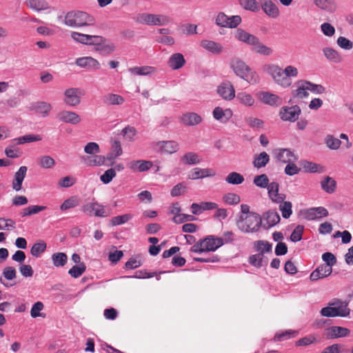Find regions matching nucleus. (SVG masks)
<instances>
[{"label": "nucleus", "mask_w": 353, "mask_h": 353, "mask_svg": "<svg viewBox=\"0 0 353 353\" xmlns=\"http://www.w3.org/2000/svg\"><path fill=\"white\" fill-rule=\"evenodd\" d=\"M132 218V215L130 214H125L121 216H117L111 219V224L112 225H119L127 223Z\"/></svg>", "instance_id": "nucleus-61"}, {"label": "nucleus", "mask_w": 353, "mask_h": 353, "mask_svg": "<svg viewBox=\"0 0 353 353\" xmlns=\"http://www.w3.org/2000/svg\"><path fill=\"white\" fill-rule=\"evenodd\" d=\"M181 121L185 125L193 126L199 124L202 118L197 113L187 112L181 117Z\"/></svg>", "instance_id": "nucleus-26"}, {"label": "nucleus", "mask_w": 353, "mask_h": 353, "mask_svg": "<svg viewBox=\"0 0 353 353\" xmlns=\"http://www.w3.org/2000/svg\"><path fill=\"white\" fill-rule=\"evenodd\" d=\"M116 172L114 169L110 168L107 170L101 176V181L105 183L108 184L112 181V180L115 177Z\"/></svg>", "instance_id": "nucleus-64"}, {"label": "nucleus", "mask_w": 353, "mask_h": 353, "mask_svg": "<svg viewBox=\"0 0 353 353\" xmlns=\"http://www.w3.org/2000/svg\"><path fill=\"white\" fill-rule=\"evenodd\" d=\"M223 201L228 205H236L240 203L241 197L236 193L229 192L223 196Z\"/></svg>", "instance_id": "nucleus-55"}, {"label": "nucleus", "mask_w": 353, "mask_h": 353, "mask_svg": "<svg viewBox=\"0 0 353 353\" xmlns=\"http://www.w3.org/2000/svg\"><path fill=\"white\" fill-rule=\"evenodd\" d=\"M117 157L113 152H109L106 157L103 155L83 156L81 159L88 166H101L105 163L106 160L111 161V165H112L114 160Z\"/></svg>", "instance_id": "nucleus-7"}, {"label": "nucleus", "mask_w": 353, "mask_h": 353, "mask_svg": "<svg viewBox=\"0 0 353 353\" xmlns=\"http://www.w3.org/2000/svg\"><path fill=\"white\" fill-rule=\"evenodd\" d=\"M185 63L183 55L181 53H174L171 55L168 60V65L172 70L181 68Z\"/></svg>", "instance_id": "nucleus-31"}, {"label": "nucleus", "mask_w": 353, "mask_h": 353, "mask_svg": "<svg viewBox=\"0 0 353 353\" xmlns=\"http://www.w3.org/2000/svg\"><path fill=\"white\" fill-rule=\"evenodd\" d=\"M85 265L83 263H79L77 265H74L68 271V274L73 278H78L83 274L85 271Z\"/></svg>", "instance_id": "nucleus-56"}, {"label": "nucleus", "mask_w": 353, "mask_h": 353, "mask_svg": "<svg viewBox=\"0 0 353 353\" xmlns=\"http://www.w3.org/2000/svg\"><path fill=\"white\" fill-rule=\"evenodd\" d=\"M52 109L50 103L44 101L39 102L35 106L36 111L43 117H47Z\"/></svg>", "instance_id": "nucleus-52"}, {"label": "nucleus", "mask_w": 353, "mask_h": 353, "mask_svg": "<svg viewBox=\"0 0 353 353\" xmlns=\"http://www.w3.org/2000/svg\"><path fill=\"white\" fill-rule=\"evenodd\" d=\"M285 79L288 81L286 82L287 88L292 85L291 78H296L298 77L299 71L297 68L294 65H287L284 69Z\"/></svg>", "instance_id": "nucleus-38"}, {"label": "nucleus", "mask_w": 353, "mask_h": 353, "mask_svg": "<svg viewBox=\"0 0 353 353\" xmlns=\"http://www.w3.org/2000/svg\"><path fill=\"white\" fill-rule=\"evenodd\" d=\"M225 181L229 184L239 185L244 181V177L238 172H232L226 176Z\"/></svg>", "instance_id": "nucleus-49"}, {"label": "nucleus", "mask_w": 353, "mask_h": 353, "mask_svg": "<svg viewBox=\"0 0 353 353\" xmlns=\"http://www.w3.org/2000/svg\"><path fill=\"white\" fill-rule=\"evenodd\" d=\"M212 114L216 120L226 122L232 118L233 113L230 108L223 110L221 107H216L212 112Z\"/></svg>", "instance_id": "nucleus-28"}, {"label": "nucleus", "mask_w": 353, "mask_h": 353, "mask_svg": "<svg viewBox=\"0 0 353 353\" xmlns=\"http://www.w3.org/2000/svg\"><path fill=\"white\" fill-rule=\"evenodd\" d=\"M79 204V199L77 196H71L64 201L61 205L60 209L62 211L77 207Z\"/></svg>", "instance_id": "nucleus-53"}, {"label": "nucleus", "mask_w": 353, "mask_h": 353, "mask_svg": "<svg viewBox=\"0 0 353 353\" xmlns=\"http://www.w3.org/2000/svg\"><path fill=\"white\" fill-rule=\"evenodd\" d=\"M82 211L89 215H94L96 216L105 217L108 215L105 214L104 207L98 203H89L82 206Z\"/></svg>", "instance_id": "nucleus-11"}, {"label": "nucleus", "mask_w": 353, "mask_h": 353, "mask_svg": "<svg viewBox=\"0 0 353 353\" xmlns=\"http://www.w3.org/2000/svg\"><path fill=\"white\" fill-rule=\"evenodd\" d=\"M240 5L246 10L257 12L259 10V6L256 0H239Z\"/></svg>", "instance_id": "nucleus-50"}, {"label": "nucleus", "mask_w": 353, "mask_h": 353, "mask_svg": "<svg viewBox=\"0 0 353 353\" xmlns=\"http://www.w3.org/2000/svg\"><path fill=\"white\" fill-rule=\"evenodd\" d=\"M263 256L262 253L252 255L249 258V262L255 267H262L263 265Z\"/></svg>", "instance_id": "nucleus-62"}, {"label": "nucleus", "mask_w": 353, "mask_h": 353, "mask_svg": "<svg viewBox=\"0 0 353 353\" xmlns=\"http://www.w3.org/2000/svg\"><path fill=\"white\" fill-rule=\"evenodd\" d=\"M245 122L250 128H261L264 124L263 120L253 117L245 118Z\"/></svg>", "instance_id": "nucleus-63"}, {"label": "nucleus", "mask_w": 353, "mask_h": 353, "mask_svg": "<svg viewBox=\"0 0 353 353\" xmlns=\"http://www.w3.org/2000/svg\"><path fill=\"white\" fill-rule=\"evenodd\" d=\"M268 195L274 203H282L285 199V194L279 193V184L277 182H272L268 186Z\"/></svg>", "instance_id": "nucleus-16"}, {"label": "nucleus", "mask_w": 353, "mask_h": 353, "mask_svg": "<svg viewBox=\"0 0 353 353\" xmlns=\"http://www.w3.org/2000/svg\"><path fill=\"white\" fill-rule=\"evenodd\" d=\"M261 7L265 13L270 17L276 18L279 14L278 7L271 0H265Z\"/></svg>", "instance_id": "nucleus-34"}, {"label": "nucleus", "mask_w": 353, "mask_h": 353, "mask_svg": "<svg viewBox=\"0 0 353 353\" xmlns=\"http://www.w3.org/2000/svg\"><path fill=\"white\" fill-rule=\"evenodd\" d=\"M84 152L90 155H98L100 152V148L98 143L95 142H89L84 147Z\"/></svg>", "instance_id": "nucleus-60"}, {"label": "nucleus", "mask_w": 353, "mask_h": 353, "mask_svg": "<svg viewBox=\"0 0 353 353\" xmlns=\"http://www.w3.org/2000/svg\"><path fill=\"white\" fill-rule=\"evenodd\" d=\"M270 161V157L265 152H262L259 154L255 156L253 161L254 168L259 169L265 167Z\"/></svg>", "instance_id": "nucleus-39"}, {"label": "nucleus", "mask_w": 353, "mask_h": 353, "mask_svg": "<svg viewBox=\"0 0 353 353\" xmlns=\"http://www.w3.org/2000/svg\"><path fill=\"white\" fill-rule=\"evenodd\" d=\"M323 53L327 61L334 63H340L343 61L341 54L335 49L330 47H325Z\"/></svg>", "instance_id": "nucleus-25"}, {"label": "nucleus", "mask_w": 353, "mask_h": 353, "mask_svg": "<svg viewBox=\"0 0 353 353\" xmlns=\"http://www.w3.org/2000/svg\"><path fill=\"white\" fill-rule=\"evenodd\" d=\"M94 18L88 13L79 10L68 12L64 17V23L70 27H83L94 25Z\"/></svg>", "instance_id": "nucleus-3"}, {"label": "nucleus", "mask_w": 353, "mask_h": 353, "mask_svg": "<svg viewBox=\"0 0 353 353\" xmlns=\"http://www.w3.org/2000/svg\"><path fill=\"white\" fill-rule=\"evenodd\" d=\"M301 110L297 105L288 107L283 106L279 111V117L282 121L294 122L298 120Z\"/></svg>", "instance_id": "nucleus-8"}, {"label": "nucleus", "mask_w": 353, "mask_h": 353, "mask_svg": "<svg viewBox=\"0 0 353 353\" xmlns=\"http://www.w3.org/2000/svg\"><path fill=\"white\" fill-rule=\"evenodd\" d=\"M27 170L26 166H21L19 170L15 173L14 179L12 183V188L15 191L18 192L21 190L22 183L26 177Z\"/></svg>", "instance_id": "nucleus-24"}, {"label": "nucleus", "mask_w": 353, "mask_h": 353, "mask_svg": "<svg viewBox=\"0 0 353 353\" xmlns=\"http://www.w3.org/2000/svg\"><path fill=\"white\" fill-rule=\"evenodd\" d=\"M181 161L186 165H194L200 163L201 159L194 152H187L182 157Z\"/></svg>", "instance_id": "nucleus-43"}, {"label": "nucleus", "mask_w": 353, "mask_h": 353, "mask_svg": "<svg viewBox=\"0 0 353 353\" xmlns=\"http://www.w3.org/2000/svg\"><path fill=\"white\" fill-rule=\"evenodd\" d=\"M44 308V305L41 301L36 302L32 307L30 310V315L32 318L45 317V314L41 313Z\"/></svg>", "instance_id": "nucleus-57"}, {"label": "nucleus", "mask_w": 353, "mask_h": 353, "mask_svg": "<svg viewBox=\"0 0 353 353\" xmlns=\"http://www.w3.org/2000/svg\"><path fill=\"white\" fill-rule=\"evenodd\" d=\"M325 143L331 150H337L340 148L341 141L332 134H327L325 138Z\"/></svg>", "instance_id": "nucleus-51"}, {"label": "nucleus", "mask_w": 353, "mask_h": 353, "mask_svg": "<svg viewBox=\"0 0 353 353\" xmlns=\"http://www.w3.org/2000/svg\"><path fill=\"white\" fill-rule=\"evenodd\" d=\"M241 22V18L239 15L228 17L223 12H220L216 19V23L219 26L228 27L230 28H236Z\"/></svg>", "instance_id": "nucleus-9"}, {"label": "nucleus", "mask_w": 353, "mask_h": 353, "mask_svg": "<svg viewBox=\"0 0 353 353\" xmlns=\"http://www.w3.org/2000/svg\"><path fill=\"white\" fill-rule=\"evenodd\" d=\"M156 69L152 66L134 67L129 68V72L134 75L145 76L154 73Z\"/></svg>", "instance_id": "nucleus-40"}, {"label": "nucleus", "mask_w": 353, "mask_h": 353, "mask_svg": "<svg viewBox=\"0 0 353 353\" xmlns=\"http://www.w3.org/2000/svg\"><path fill=\"white\" fill-rule=\"evenodd\" d=\"M236 100L241 104L251 107L254 105L255 103V99L252 97V94L247 93L245 92H241L237 94Z\"/></svg>", "instance_id": "nucleus-41"}, {"label": "nucleus", "mask_w": 353, "mask_h": 353, "mask_svg": "<svg viewBox=\"0 0 353 353\" xmlns=\"http://www.w3.org/2000/svg\"><path fill=\"white\" fill-rule=\"evenodd\" d=\"M217 93L226 101H231L235 97V90L230 81L221 83L217 87Z\"/></svg>", "instance_id": "nucleus-12"}, {"label": "nucleus", "mask_w": 353, "mask_h": 353, "mask_svg": "<svg viewBox=\"0 0 353 353\" xmlns=\"http://www.w3.org/2000/svg\"><path fill=\"white\" fill-rule=\"evenodd\" d=\"M274 154L276 159L283 163H288L297 159L293 152L288 149H277Z\"/></svg>", "instance_id": "nucleus-20"}, {"label": "nucleus", "mask_w": 353, "mask_h": 353, "mask_svg": "<svg viewBox=\"0 0 353 353\" xmlns=\"http://www.w3.org/2000/svg\"><path fill=\"white\" fill-rule=\"evenodd\" d=\"M75 64L88 70H98L101 68L100 63L92 57H82L76 59Z\"/></svg>", "instance_id": "nucleus-10"}, {"label": "nucleus", "mask_w": 353, "mask_h": 353, "mask_svg": "<svg viewBox=\"0 0 353 353\" xmlns=\"http://www.w3.org/2000/svg\"><path fill=\"white\" fill-rule=\"evenodd\" d=\"M252 46V50L261 55L270 56L273 53V50L261 43L258 37L254 41Z\"/></svg>", "instance_id": "nucleus-30"}, {"label": "nucleus", "mask_w": 353, "mask_h": 353, "mask_svg": "<svg viewBox=\"0 0 353 353\" xmlns=\"http://www.w3.org/2000/svg\"><path fill=\"white\" fill-rule=\"evenodd\" d=\"M236 226L243 233H256L262 227V218L256 212H252L248 216L239 214Z\"/></svg>", "instance_id": "nucleus-2"}, {"label": "nucleus", "mask_w": 353, "mask_h": 353, "mask_svg": "<svg viewBox=\"0 0 353 353\" xmlns=\"http://www.w3.org/2000/svg\"><path fill=\"white\" fill-rule=\"evenodd\" d=\"M307 80H300L295 83L296 89L292 91V95L294 98L304 99L308 97V85Z\"/></svg>", "instance_id": "nucleus-18"}, {"label": "nucleus", "mask_w": 353, "mask_h": 353, "mask_svg": "<svg viewBox=\"0 0 353 353\" xmlns=\"http://www.w3.org/2000/svg\"><path fill=\"white\" fill-rule=\"evenodd\" d=\"M152 166V162L145 160L131 161L128 163V168L132 171L145 172Z\"/></svg>", "instance_id": "nucleus-23"}, {"label": "nucleus", "mask_w": 353, "mask_h": 353, "mask_svg": "<svg viewBox=\"0 0 353 353\" xmlns=\"http://www.w3.org/2000/svg\"><path fill=\"white\" fill-rule=\"evenodd\" d=\"M97 51L101 52L103 54H110L116 50L115 45L110 41H105L99 47H95Z\"/></svg>", "instance_id": "nucleus-46"}, {"label": "nucleus", "mask_w": 353, "mask_h": 353, "mask_svg": "<svg viewBox=\"0 0 353 353\" xmlns=\"http://www.w3.org/2000/svg\"><path fill=\"white\" fill-rule=\"evenodd\" d=\"M51 259L54 266L57 268L64 266L68 261V256L64 252L54 253Z\"/></svg>", "instance_id": "nucleus-42"}, {"label": "nucleus", "mask_w": 353, "mask_h": 353, "mask_svg": "<svg viewBox=\"0 0 353 353\" xmlns=\"http://www.w3.org/2000/svg\"><path fill=\"white\" fill-rule=\"evenodd\" d=\"M47 245L43 241L35 243L30 249V253L35 257H39L41 254L44 252L46 250Z\"/></svg>", "instance_id": "nucleus-48"}, {"label": "nucleus", "mask_w": 353, "mask_h": 353, "mask_svg": "<svg viewBox=\"0 0 353 353\" xmlns=\"http://www.w3.org/2000/svg\"><path fill=\"white\" fill-rule=\"evenodd\" d=\"M260 99L263 103L271 106L278 107L283 103L280 97L269 92H262L260 94Z\"/></svg>", "instance_id": "nucleus-19"}, {"label": "nucleus", "mask_w": 353, "mask_h": 353, "mask_svg": "<svg viewBox=\"0 0 353 353\" xmlns=\"http://www.w3.org/2000/svg\"><path fill=\"white\" fill-rule=\"evenodd\" d=\"M280 203L281 205H279V210L282 213L283 217L285 219H288L292 214V203L290 201H283L282 203Z\"/></svg>", "instance_id": "nucleus-58"}, {"label": "nucleus", "mask_w": 353, "mask_h": 353, "mask_svg": "<svg viewBox=\"0 0 353 353\" xmlns=\"http://www.w3.org/2000/svg\"><path fill=\"white\" fill-rule=\"evenodd\" d=\"M157 146L161 152L172 154L179 149L178 143L174 141H163L157 143Z\"/></svg>", "instance_id": "nucleus-29"}, {"label": "nucleus", "mask_w": 353, "mask_h": 353, "mask_svg": "<svg viewBox=\"0 0 353 353\" xmlns=\"http://www.w3.org/2000/svg\"><path fill=\"white\" fill-rule=\"evenodd\" d=\"M332 272V268L321 264L318 266L310 274V279L312 281H316L330 276Z\"/></svg>", "instance_id": "nucleus-17"}, {"label": "nucleus", "mask_w": 353, "mask_h": 353, "mask_svg": "<svg viewBox=\"0 0 353 353\" xmlns=\"http://www.w3.org/2000/svg\"><path fill=\"white\" fill-rule=\"evenodd\" d=\"M201 46L204 49L216 54H221L223 50V48L221 46V44L216 43L214 41L203 40L201 42Z\"/></svg>", "instance_id": "nucleus-33"}, {"label": "nucleus", "mask_w": 353, "mask_h": 353, "mask_svg": "<svg viewBox=\"0 0 353 353\" xmlns=\"http://www.w3.org/2000/svg\"><path fill=\"white\" fill-rule=\"evenodd\" d=\"M234 38L247 45L252 46L257 37L252 34L241 28H237L234 32Z\"/></svg>", "instance_id": "nucleus-21"}, {"label": "nucleus", "mask_w": 353, "mask_h": 353, "mask_svg": "<svg viewBox=\"0 0 353 353\" xmlns=\"http://www.w3.org/2000/svg\"><path fill=\"white\" fill-rule=\"evenodd\" d=\"M350 333V330L340 326H332L327 329V336L330 339L347 336Z\"/></svg>", "instance_id": "nucleus-32"}, {"label": "nucleus", "mask_w": 353, "mask_h": 353, "mask_svg": "<svg viewBox=\"0 0 353 353\" xmlns=\"http://www.w3.org/2000/svg\"><path fill=\"white\" fill-rule=\"evenodd\" d=\"M103 101L108 105H114L123 104L125 102V99L119 94L108 93L103 96Z\"/></svg>", "instance_id": "nucleus-37"}, {"label": "nucleus", "mask_w": 353, "mask_h": 353, "mask_svg": "<svg viewBox=\"0 0 353 353\" xmlns=\"http://www.w3.org/2000/svg\"><path fill=\"white\" fill-rule=\"evenodd\" d=\"M27 6L35 10L39 11L48 8L46 0H26Z\"/></svg>", "instance_id": "nucleus-47"}, {"label": "nucleus", "mask_w": 353, "mask_h": 353, "mask_svg": "<svg viewBox=\"0 0 353 353\" xmlns=\"http://www.w3.org/2000/svg\"><path fill=\"white\" fill-rule=\"evenodd\" d=\"M202 241L205 252L215 251L224 243L223 239L214 236H208Z\"/></svg>", "instance_id": "nucleus-15"}, {"label": "nucleus", "mask_w": 353, "mask_h": 353, "mask_svg": "<svg viewBox=\"0 0 353 353\" xmlns=\"http://www.w3.org/2000/svg\"><path fill=\"white\" fill-rule=\"evenodd\" d=\"M321 187L328 194L334 193L336 188V181L332 177L326 176L321 181Z\"/></svg>", "instance_id": "nucleus-36"}, {"label": "nucleus", "mask_w": 353, "mask_h": 353, "mask_svg": "<svg viewBox=\"0 0 353 353\" xmlns=\"http://www.w3.org/2000/svg\"><path fill=\"white\" fill-rule=\"evenodd\" d=\"M39 165L41 168L50 169L55 165L54 159L48 155H44L39 157L37 160Z\"/></svg>", "instance_id": "nucleus-45"}, {"label": "nucleus", "mask_w": 353, "mask_h": 353, "mask_svg": "<svg viewBox=\"0 0 353 353\" xmlns=\"http://www.w3.org/2000/svg\"><path fill=\"white\" fill-rule=\"evenodd\" d=\"M327 215L328 211L323 207L310 208L305 212V217L308 220H314Z\"/></svg>", "instance_id": "nucleus-27"}, {"label": "nucleus", "mask_w": 353, "mask_h": 353, "mask_svg": "<svg viewBox=\"0 0 353 353\" xmlns=\"http://www.w3.org/2000/svg\"><path fill=\"white\" fill-rule=\"evenodd\" d=\"M262 218V228L265 230H268L277 223L281 221L280 216L277 212L275 211H268L263 214Z\"/></svg>", "instance_id": "nucleus-13"}, {"label": "nucleus", "mask_w": 353, "mask_h": 353, "mask_svg": "<svg viewBox=\"0 0 353 353\" xmlns=\"http://www.w3.org/2000/svg\"><path fill=\"white\" fill-rule=\"evenodd\" d=\"M171 21V19L167 15L149 13L141 14L137 18V21L148 26H165Z\"/></svg>", "instance_id": "nucleus-4"}, {"label": "nucleus", "mask_w": 353, "mask_h": 353, "mask_svg": "<svg viewBox=\"0 0 353 353\" xmlns=\"http://www.w3.org/2000/svg\"><path fill=\"white\" fill-rule=\"evenodd\" d=\"M63 102L69 106H77L81 103L84 91L80 88H69L63 92Z\"/></svg>", "instance_id": "nucleus-5"}, {"label": "nucleus", "mask_w": 353, "mask_h": 353, "mask_svg": "<svg viewBox=\"0 0 353 353\" xmlns=\"http://www.w3.org/2000/svg\"><path fill=\"white\" fill-rule=\"evenodd\" d=\"M216 172L212 169L195 168L191 171L189 179L196 180L205 177L214 176Z\"/></svg>", "instance_id": "nucleus-22"}, {"label": "nucleus", "mask_w": 353, "mask_h": 353, "mask_svg": "<svg viewBox=\"0 0 353 353\" xmlns=\"http://www.w3.org/2000/svg\"><path fill=\"white\" fill-rule=\"evenodd\" d=\"M90 34H82L77 32H72L71 37L76 42L82 43L84 45H88L90 41Z\"/></svg>", "instance_id": "nucleus-54"}, {"label": "nucleus", "mask_w": 353, "mask_h": 353, "mask_svg": "<svg viewBox=\"0 0 353 353\" xmlns=\"http://www.w3.org/2000/svg\"><path fill=\"white\" fill-rule=\"evenodd\" d=\"M230 65L236 76L250 84L254 85L259 83L260 77L257 72L240 58H232L230 61Z\"/></svg>", "instance_id": "nucleus-1"}, {"label": "nucleus", "mask_w": 353, "mask_h": 353, "mask_svg": "<svg viewBox=\"0 0 353 353\" xmlns=\"http://www.w3.org/2000/svg\"><path fill=\"white\" fill-rule=\"evenodd\" d=\"M265 70L272 77L274 81L282 88H286V82L283 69L279 65L270 63L265 65Z\"/></svg>", "instance_id": "nucleus-6"}, {"label": "nucleus", "mask_w": 353, "mask_h": 353, "mask_svg": "<svg viewBox=\"0 0 353 353\" xmlns=\"http://www.w3.org/2000/svg\"><path fill=\"white\" fill-rule=\"evenodd\" d=\"M41 140V137L39 135L35 134H26L23 137H20L16 139H14L12 141L17 145H21L26 143H30L34 141H39Z\"/></svg>", "instance_id": "nucleus-44"}, {"label": "nucleus", "mask_w": 353, "mask_h": 353, "mask_svg": "<svg viewBox=\"0 0 353 353\" xmlns=\"http://www.w3.org/2000/svg\"><path fill=\"white\" fill-rule=\"evenodd\" d=\"M253 183L255 185L261 188H268L270 184L269 179L265 174L256 176L254 179Z\"/></svg>", "instance_id": "nucleus-59"}, {"label": "nucleus", "mask_w": 353, "mask_h": 353, "mask_svg": "<svg viewBox=\"0 0 353 353\" xmlns=\"http://www.w3.org/2000/svg\"><path fill=\"white\" fill-rule=\"evenodd\" d=\"M330 305H334L336 312L339 313V316L346 317L350 313V309L348 307L347 303L345 301L336 300L330 303Z\"/></svg>", "instance_id": "nucleus-35"}, {"label": "nucleus", "mask_w": 353, "mask_h": 353, "mask_svg": "<svg viewBox=\"0 0 353 353\" xmlns=\"http://www.w3.org/2000/svg\"><path fill=\"white\" fill-rule=\"evenodd\" d=\"M57 119L62 122L77 125L81 121V117L73 111L62 110L57 114Z\"/></svg>", "instance_id": "nucleus-14"}]
</instances>
